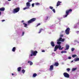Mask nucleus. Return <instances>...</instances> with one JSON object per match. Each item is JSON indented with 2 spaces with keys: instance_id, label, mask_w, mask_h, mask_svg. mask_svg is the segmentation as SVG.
Here are the masks:
<instances>
[{
  "instance_id": "1",
  "label": "nucleus",
  "mask_w": 79,
  "mask_h": 79,
  "mask_svg": "<svg viewBox=\"0 0 79 79\" xmlns=\"http://www.w3.org/2000/svg\"><path fill=\"white\" fill-rule=\"evenodd\" d=\"M63 47L61 48V44H59V45H56L54 48V52H56V51L57 50V49H58V48H59V50H61L63 49Z\"/></svg>"
},
{
  "instance_id": "2",
  "label": "nucleus",
  "mask_w": 79,
  "mask_h": 79,
  "mask_svg": "<svg viewBox=\"0 0 79 79\" xmlns=\"http://www.w3.org/2000/svg\"><path fill=\"white\" fill-rule=\"evenodd\" d=\"M31 54H30V56H36L37 55V53H38V52L37 51H34L33 50L31 51Z\"/></svg>"
},
{
  "instance_id": "3",
  "label": "nucleus",
  "mask_w": 79,
  "mask_h": 79,
  "mask_svg": "<svg viewBox=\"0 0 79 79\" xmlns=\"http://www.w3.org/2000/svg\"><path fill=\"white\" fill-rule=\"evenodd\" d=\"M72 12V9H70L69 10H67L66 11V15H65L63 16L64 18H66L68 16V15H69V13H70V12Z\"/></svg>"
},
{
  "instance_id": "4",
  "label": "nucleus",
  "mask_w": 79,
  "mask_h": 79,
  "mask_svg": "<svg viewBox=\"0 0 79 79\" xmlns=\"http://www.w3.org/2000/svg\"><path fill=\"white\" fill-rule=\"evenodd\" d=\"M36 19L35 18H33L29 20L27 22V23L28 24H31V23H33V22H34V21H35Z\"/></svg>"
},
{
  "instance_id": "5",
  "label": "nucleus",
  "mask_w": 79,
  "mask_h": 79,
  "mask_svg": "<svg viewBox=\"0 0 79 79\" xmlns=\"http://www.w3.org/2000/svg\"><path fill=\"white\" fill-rule=\"evenodd\" d=\"M26 6L27 7H25L23 9L24 10H26V9H29V7H30L31 6V5L30 4V3L29 2H27L26 3Z\"/></svg>"
},
{
  "instance_id": "6",
  "label": "nucleus",
  "mask_w": 79,
  "mask_h": 79,
  "mask_svg": "<svg viewBox=\"0 0 79 79\" xmlns=\"http://www.w3.org/2000/svg\"><path fill=\"white\" fill-rule=\"evenodd\" d=\"M20 10V8L19 7H17L14 9L13 12L14 13H18Z\"/></svg>"
},
{
  "instance_id": "7",
  "label": "nucleus",
  "mask_w": 79,
  "mask_h": 79,
  "mask_svg": "<svg viewBox=\"0 0 79 79\" xmlns=\"http://www.w3.org/2000/svg\"><path fill=\"white\" fill-rule=\"evenodd\" d=\"M63 75L65 77H67V78H69V75L66 73H64Z\"/></svg>"
},
{
  "instance_id": "8",
  "label": "nucleus",
  "mask_w": 79,
  "mask_h": 79,
  "mask_svg": "<svg viewBox=\"0 0 79 79\" xmlns=\"http://www.w3.org/2000/svg\"><path fill=\"white\" fill-rule=\"evenodd\" d=\"M70 31V28L68 27L67 28L66 30H65V33L66 34L68 35L69 34V31Z\"/></svg>"
},
{
  "instance_id": "9",
  "label": "nucleus",
  "mask_w": 79,
  "mask_h": 79,
  "mask_svg": "<svg viewBox=\"0 0 79 79\" xmlns=\"http://www.w3.org/2000/svg\"><path fill=\"white\" fill-rule=\"evenodd\" d=\"M57 42H64V39H62L60 37L57 40Z\"/></svg>"
},
{
  "instance_id": "10",
  "label": "nucleus",
  "mask_w": 79,
  "mask_h": 79,
  "mask_svg": "<svg viewBox=\"0 0 79 79\" xmlns=\"http://www.w3.org/2000/svg\"><path fill=\"white\" fill-rule=\"evenodd\" d=\"M50 44L52 47H54L55 46L54 42H53V41H52L51 42Z\"/></svg>"
},
{
  "instance_id": "11",
  "label": "nucleus",
  "mask_w": 79,
  "mask_h": 79,
  "mask_svg": "<svg viewBox=\"0 0 79 79\" xmlns=\"http://www.w3.org/2000/svg\"><path fill=\"white\" fill-rule=\"evenodd\" d=\"M28 63H30V66H32V64H33V62H32L31 61H28L27 62Z\"/></svg>"
},
{
  "instance_id": "12",
  "label": "nucleus",
  "mask_w": 79,
  "mask_h": 79,
  "mask_svg": "<svg viewBox=\"0 0 79 79\" xmlns=\"http://www.w3.org/2000/svg\"><path fill=\"white\" fill-rule=\"evenodd\" d=\"M54 66H59V63L57 62H55L54 64Z\"/></svg>"
},
{
  "instance_id": "13",
  "label": "nucleus",
  "mask_w": 79,
  "mask_h": 79,
  "mask_svg": "<svg viewBox=\"0 0 79 79\" xmlns=\"http://www.w3.org/2000/svg\"><path fill=\"white\" fill-rule=\"evenodd\" d=\"M61 3V2L58 1L57 3L56 6H58L60 5Z\"/></svg>"
},
{
  "instance_id": "14",
  "label": "nucleus",
  "mask_w": 79,
  "mask_h": 79,
  "mask_svg": "<svg viewBox=\"0 0 79 79\" xmlns=\"http://www.w3.org/2000/svg\"><path fill=\"white\" fill-rule=\"evenodd\" d=\"M69 48V46L68 45H66V49H65V50H68Z\"/></svg>"
},
{
  "instance_id": "15",
  "label": "nucleus",
  "mask_w": 79,
  "mask_h": 79,
  "mask_svg": "<svg viewBox=\"0 0 79 79\" xmlns=\"http://www.w3.org/2000/svg\"><path fill=\"white\" fill-rule=\"evenodd\" d=\"M5 9L4 7H2L1 8H0V11H5Z\"/></svg>"
},
{
  "instance_id": "16",
  "label": "nucleus",
  "mask_w": 79,
  "mask_h": 79,
  "mask_svg": "<svg viewBox=\"0 0 79 79\" xmlns=\"http://www.w3.org/2000/svg\"><path fill=\"white\" fill-rule=\"evenodd\" d=\"M37 76V74L35 73L33 74V77H36V76Z\"/></svg>"
},
{
  "instance_id": "17",
  "label": "nucleus",
  "mask_w": 79,
  "mask_h": 79,
  "mask_svg": "<svg viewBox=\"0 0 79 79\" xmlns=\"http://www.w3.org/2000/svg\"><path fill=\"white\" fill-rule=\"evenodd\" d=\"M15 50H16V47H14L12 49V52H15Z\"/></svg>"
},
{
  "instance_id": "18",
  "label": "nucleus",
  "mask_w": 79,
  "mask_h": 79,
  "mask_svg": "<svg viewBox=\"0 0 79 79\" xmlns=\"http://www.w3.org/2000/svg\"><path fill=\"white\" fill-rule=\"evenodd\" d=\"M23 25H24V27H26L27 26V24L25 23H23Z\"/></svg>"
},
{
  "instance_id": "19",
  "label": "nucleus",
  "mask_w": 79,
  "mask_h": 79,
  "mask_svg": "<svg viewBox=\"0 0 79 79\" xmlns=\"http://www.w3.org/2000/svg\"><path fill=\"white\" fill-rule=\"evenodd\" d=\"M75 61H79V58H76L74 59Z\"/></svg>"
},
{
  "instance_id": "20",
  "label": "nucleus",
  "mask_w": 79,
  "mask_h": 79,
  "mask_svg": "<svg viewBox=\"0 0 79 79\" xmlns=\"http://www.w3.org/2000/svg\"><path fill=\"white\" fill-rule=\"evenodd\" d=\"M53 69V65H51L50 66V69Z\"/></svg>"
},
{
  "instance_id": "21",
  "label": "nucleus",
  "mask_w": 79,
  "mask_h": 79,
  "mask_svg": "<svg viewBox=\"0 0 79 79\" xmlns=\"http://www.w3.org/2000/svg\"><path fill=\"white\" fill-rule=\"evenodd\" d=\"M61 53H67V51H62L61 52Z\"/></svg>"
},
{
  "instance_id": "22",
  "label": "nucleus",
  "mask_w": 79,
  "mask_h": 79,
  "mask_svg": "<svg viewBox=\"0 0 79 79\" xmlns=\"http://www.w3.org/2000/svg\"><path fill=\"white\" fill-rule=\"evenodd\" d=\"M44 30L43 29L41 28L39 32H38L39 34H40L41 32H42V31H43Z\"/></svg>"
},
{
  "instance_id": "23",
  "label": "nucleus",
  "mask_w": 79,
  "mask_h": 79,
  "mask_svg": "<svg viewBox=\"0 0 79 79\" xmlns=\"http://www.w3.org/2000/svg\"><path fill=\"white\" fill-rule=\"evenodd\" d=\"M76 56H77V55L76 54H74L72 55V57L73 58H74V57H76Z\"/></svg>"
},
{
  "instance_id": "24",
  "label": "nucleus",
  "mask_w": 79,
  "mask_h": 79,
  "mask_svg": "<svg viewBox=\"0 0 79 79\" xmlns=\"http://www.w3.org/2000/svg\"><path fill=\"white\" fill-rule=\"evenodd\" d=\"M25 71H26V70L24 69H23L22 70V72L23 74L24 73H25Z\"/></svg>"
},
{
  "instance_id": "25",
  "label": "nucleus",
  "mask_w": 79,
  "mask_h": 79,
  "mask_svg": "<svg viewBox=\"0 0 79 79\" xmlns=\"http://www.w3.org/2000/svg\"><path fill=\"white\" fill-rule=\"evenodd\" d=\"M57 44L58 45H60V44H61V43L60 42L58 41L57 42Z\"/></svg>"
},
{
  "instance_id": "26",
  "label": "nucleus",
  "mask_w": 79,
  "mask_h": 79,
  "mask_svg": "<svg viewBox=\"0 0 79 79\" xmlns=\"http://www.w3.org/2000/svg\"><path fill=\"white\" fill-rule=\"evenodd\" d=\"M49 8H50V9H51V10H53V7H52V6H50L49 7Z\"/></svg>"
},
{
  "instance_id": "27",
  "label": "nucleus",
  "mask_w": 79,
  "mask_h": 79,
  "mask_svg": "<svg viewBox=\"0 0 79 79\" xmlns=\"http://www.w3.org/2000/svg\"><path fill=\"white\" fill-rule=\"evenodd\" d=\"M35 4L36 5H40V3H35Z\"/></svg>"
},
{
  "instance_id": "28",
  "label": "nucleus",
  "mask_w": 79,
  "mask_h": 79,
  "mask_svg": "<svg viewBox=\"0 0 79 79\" xmlns=\"http://www.w3.org/2000/svg\"><path fill=\"white\" fill-rule=\"evenodd\" d=\"M74 50V48H72L71 49L72 52H73Z\"/></svg>"
},
{
  "instance_id": "29",
  "label": "nucleus",
  "mask_w": 79,
  "mask_h": 79,
  "mask_svg": "<svg viewBox=\"0 0 79 79\" xmlns=\"http://www.w3.org/2000/svg\"><path fill=\"white\" fill-rule=\"evenodd\" d=\"M24 32H23L22 34V36H23V35H24Z\"/></svg>"
},
{
  "instance_id": "30",
  "label": "nucleus",
  "mask_w": 79,
  "mask_h": 79,
  "mask_svg": "<svg viewBox=\"0 0 79 79\" xmlns=\"http://www.w3.org/2000/svg\"><path fill=\"white\" fill-rule=\"evenodd\" d=\"M32 7H34V3H33L31 5Z\"/></svg>"
},
{
  "instance_id": "31",
  "label": "nucleus",
  "mask_w": 79,
  "mask_h": 79,
  "mask_svg": "<svg viewBox=\"0 0 79 79\" xmlns=\"http://www.w3.org/2000/svg\"><path fill=\"white\" fill-rule=\"evenodd\" d=\"M21 69V67H19L18 69Z\"/></svg>"
},
{
  "instance_id": "32",
  "label": "nucleus",
  "mask_w": 79,
  "mask_h": 79,
  "mask_svg": "<svg viewBox=\"0 0 79 79\" xmlns=\"http://www.w3.org/2000/svg\"><path fill=\"white\" fill-rule=\"evenodd\" d=\"M52 11H53L54 13H55V9H53Z\"/></svg>"
},
{
  "instance_id": "33",
  "label": "nucleus",
  "mask_w": 79,
  "mask_h": 79,
  "mask_svg": "<svg viewBox=\"0 0 79 79\" xmlns=\"http://www.w3.org/2000/svg\"><path fill=\"white\" fill-rule=\"evenodd\" d=\"M40 23H39L37 25V26H40Z\"/></svg>"
},
{
  "instance_id": "34",
  "label": "nucleus",
  "mask_w": 79,
  "mask_h": 79,
  "mask_svg": "<svg viewBox=\"0 0 79 79\" xmlns=\"http://www.w3.org/2000/svg\"><path fill=\"white\" fill-rule=\"evenodd\" d=\"M32 2V0H30L28 1V2Z\"/></svg>"
},
{
  "instance_id": "35",
  "label": "nucleus",
  "mask_w": 79,
  "mask_h": 79,
  "mask_svg": "<svg viewBox=\"0 0 79 79\" xmlns=\"http://www.w3.org/2000/svg\"><path fill=\"white\" fill-rule=\"evenodd\" d=\"M60 37H63V35H60Z\"/></svg>"
},
{
  "instance_id": "36",
  "label": "nucleus",
  "mask_w": 79,
  "mask_h": 79,
  "mask_svg": "<svg viewBox=\"0 0 79 79\" xmlns=\"http://www.w3.org/2000/svg\"><path fill=\"white\" fill-rule=\"evenodd\" d=\"M68 58H69V59L70 60V59H71V57H68Z\"/></svg>"
},
{
  "instance_id": "37",
  "label": "nucleus",
  "mask_w": 79,
  "mask_h": 79,
  "mask_svg": "<svg viewBox=\"0 0 79 79\" xmlns=\"http://www.w3.org/2000/svg\"><path fill=\"white\" fill-rule=\"evenodd\" d=\"M72 69H77V68H73Z\"/></svg>"
},
{
  "instance_id": "38",
  "label": "nucleus",
  "mask_w": 79,
  "mask_h": 79,
  "mask_svg": "<svg viewBox=\"0 0 79 79\" xmlns=\"http://www.w3.org/2000/svg\"><path fill=\"white\" fill-rule=\"evenodd\" d=\"M45 51L44 50H42V52H45Z\"/></svg>"
},
{
  "instance_id": "39",
  "label": "nucleus",
  "mask_w": 79,
  "mask_h": 79,
  "mask_svg": "<svg viewBox=\"0 0 79 79\" xmlns=\"http://www.w3.org/2000/svg\"><path fill=\"white\" fill-rule=\"evenodd\" d=\"M24 21L22 20L21 22L22 23H24Z\"/></svg>"
},
{
  "instance_id": "40",
  "label": "nucleus",
  "mask_w": 79,
  "mask_h": 79,
  "mask_svg": "<svg viewBox=\"0 0 79 79\" xmlns=\"http://www.w3.org/2000/svg\"><path fill=\"white\" fill-rule=\"evenodd\" d=\"M76 71V69H73L72 70V71Z\"/></svg>"
},
{
  "instance_id": "41",
  "label": "nucleus",
  "mask_w": 79,
  "mask_h": 79,
  "mask_svg": "<svg viewBox=\"0 0 79 79\" xmlns=\"http://www.w3.org/2000/svg\"><path fill=\"white\" fill-rule=\"evenodd\" d=\"M48 16H47L46 17V19H48Z\"/></svg>"
},
{
  "instance_id": "42",
  "label": "nucleus",
  "mask_w": 79,
  "mask_h": 79,
  "mask_svg": "<svg viewBox=\"0 0 79 79\" xmlns=\"http://www.w3.org/2000/svg\"><path fill=\"white\" fill-rule=\"evenodd\" d=\"M67 71H70V69H67Z\"/></svg>"
},
{
  "instance_id": "43",
  "label": "nucleus",
  "mask_w": 79,
  "mask_h": 79,
  "mask_svg": "<svg viewBox=\"0 0 79 79\" xmlns=\"http://www.w3.org/2000/svg\"><path fill=\"white\" fill-rule=\"evenodd\" d=\"M2 14V12L1 11H0V16L1 15V14Z\"/></svg>"
},
{
  "instance_id": "44",
  "label": "nucleus",
  "mask_w": 79,
  "mask_h": 79,
  "mask_svg": "<svg viewBox=\"0 0 79 79\" xmlns=\"http://www.w3.org/2000/svg\"><path fill=\"white\" fill-rule=\"evenodd\" d=\"M5 21V20H2V22H3V21Z\"/></svg>"
},
{
  "instance_id": "45",
  "label": "nucleus",
  "mask_w": 79,
  "mask_h": 79,
  "mask_svg": "<svg viewBox=\"0 0 79 79\" xmlns=\"http://www.w3.org/2000/svg\"><path fill=\"white\" fill-rule=\"evenodd\" d=\"M79 31H77V33H79Z\"/></svg>"
},
{
  "instance_id": "46",
  "label": "nucleus",
  "mask_w": 79,
  "mask_h": 79,
  "mask_svg": "<svg viewBox=\"0 0 79 79\" xmlns=\"http://www.w3.org/2000/svg\"><path fill=\"white\" fill-rule=\"evenodd\" d=\"M21 71V69H18V71Z\"/></svg>"
},
{
  "instance_id": "47",
  "label": "nucleus",
  "mask_w": 79,
  "mask_h": 79,
  "mask_svg": "<svg viewBox=\"0 0 79 79\" xmlns=\"http://www.w3.org/2000/svg\"><path fill=\"white\" fill-rule=\"evenodd\" d=\"M73 61H74L72 60V61H71V63H73Z\"/></svg>"
},
{
  "instance_id": "48",
  "label": "nucleus",
  "mask_w": 79,
  "mask_h": 79,
  "mask_svg": "<svg viewBox=\"0 0 79 79\" xmlns=\"http://www.w3.org/2000/svg\"><path fill=\"white\" fill-rule=\"evenodd\" d=\"M12 76H13L14 75V74L13 73H12Z\"/></svg>"
},
{
  "instance_id": "49",
  "label": "nucleus",
  "mask_w": 79,
  "mask_h": 79,
  "mask_svg": "<svg viewBox=\"0 0 79 79\" xmlns=\"http://www.w3.org/2000/svg\"><path fill=\"white\" fill-rule=\"evenodd\" d=\"M8 1H11V0H7Z\"/></svg>"
},
{
  "instance_id": "50",
  "label": "nucleus",
  "mask_w": 79,
  "mask_h": 79,
  "mask_svg": "<svg viewBox=\"0 0 79 79\" xmlns=\"http://www.w3.org/2000/svg\"><path fill=\"white\" fill-rule=\"evenodd\" d=\"M67 69H70L69 68H68Z\"/></svg>"
},
{
  "instance_id": "51",
  "label": "nucleus",
  "mask_w": 79,
  "mask_h": 79,
  "mask_svg": "<svg viewBox=\"0 0 79 79\" xmlns=\"http://www.w3.org/2000/svg\"><path fill=\"white\" fill-rule=\"evenodd\" d=\"M50 70H52V69H50Z\"/></svg>"
}]
</instances>
